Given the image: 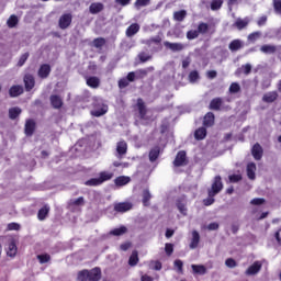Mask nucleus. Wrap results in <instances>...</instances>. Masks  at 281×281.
I'll use <instances>...</instances> for the list:
<instances>
[{"label":"nucleus","mask_w":281,"mask_h":281,"mask_svg":"<svg viewBox=\"0 0 281 281\" xmlns=\"http://www.w3.org/2000/svg\"><path fill=\"white\" fill-rule=\"evenodd\" d=\"M223 191V178L221 176H215L212 182V186L210 189H207V192H211V194H221Z\"/></svg>","instance_id":"obj_3"},{"label":"nucleus","mask_w":281,"mask_h":281,"mask_svg":"<svg viewBox=\"0 0 281 281\" xmlns=\"http://www.w3.org/2000/svg\"><path fill=\"white\" fill-rule=\"evenodd\" d=\"M37 260L40 265H46V262H49V260H52V256L49 254L37 255Z\"/></svg>","instance_id":"obj_47"},{"label":"nucleus","mask_w":281,"mask_h":281,"mask_svg":"<svg viewBox=\"0 0 281 281\" xmlns=\"http://www.w3.org/2000/svg\"><path fill=\"white\" fill-rule=\"evenodd\" d=\"M199 78H201V76L199 75L198 70H192L189 74V82L194 83L196 82V80H199Z\"/></svg>","instance_id":"obj_52"},{"label":"nucleus","mask_w":281,"mask_h":281,"mask_svg":"<svg viewBox=\"0 0 281 281\" xmlns=\"http://www.w3.org/2000/svg\"><path fill=\"white\" fill-rule=\"evenodd\" d=\"M85 186L89 188H98V186H102L99 178H91L85 182Z\"/></svg>","instance_id":"obj_46"},{"label":"nucleus","mask_w":281,"mask_h":281,"mask_svg":"<svg viewBox=\"0 0 281 281\" xmlns=\"http://www.w3.org/2000/svg\"><path fill=\"white\" fill-rule=\"evenodd\" d=\"M205 137H207V128L199 127L198 130H195L194 138L196 139V142H201L205 139Z\"/></svg>","instance_id":"obj_26"},{"label":"nucleus","mask_w":281,"mask_h":281,"mask_svg":"<svg viewBox=\"0 0 281 281\" xmlns=\"http://www.w3.org/2000/svg\"><path fill=\"white\" fill-rule=\"evenodd\" d=\"M138 58H139L140 63H148V60H150L151 56L143 52V53L138 54Z\"/></svg>","instance_id":"obj_62"},{"label":"nucleus","mask_w":281,"mask_h":281,"mask_svg":"<svg viewBox=\"0 0 281 281\" xmlns=\"http://www.w3.org/2000/svg\"><path fill=\"white\" fill-rule=\"evenodd\" d=\"M7 254L11 258H13V256H16V244L14 241L9 243Z\"/></svg>","instance_id":"obj_48"},{"label":"nucleus","mask_w":281,"mask_h":281,"mask_svg":"<svg viewBox=\"0 0 281 281\" xmlns=\"http://www.w3.org/2000/svg\"><path fill=\"white\" fill-rule=\"evenodd\" d=\"M176 205L180 214H182L183 216H188V207L186 206V203H183V201L177 200Z\"/></svg>","instance_id":"obj_42"},{"label":"nucleus","mask_w":281,"mask_h":281,"mask_svg":"<svg viewBox=\"0 0 281 281\" xmlns=\"http://www.w3.org/2000/svg\"><path fill=\"white\" fill-rule=\"evenodd\" d=\"M198 36H200V33H199L198 29L196 30H190V31L187 32L188 41H194V38H196Z\"/></svg>","instance_id":"obj_53"},{"label":"nucleus","mask_w":281,"mask_h":281,"mask_svg":"<svg viewBox=\"0 0 281 281\" xmlns=\"http://www.w3.org/2000/svg\"><path fill=\"white\" fill-rule=\"evenodd\" d=\"M198 33L202 36L205 35L207 32H210V24L205 23V22H200L198 24Z\"/></svg>","instance_id":"obj_39"},{"label":"nucleus","mask_w":281,"mask_h":281,"mask_svg":"<svg viewBox=\"0 0 281 281\" xmlns=\"http://www.w3.org/2000/svg\"><path fill=\"white\" fill-rule=\"evenodd\" d=\"M251 155L256 161H260L262 159L263 149L260 146V143H256L251 148Z\"/></svg>","instance_id":"obj_12"},{"label":"nucleus","mask_w":281,"mask_h":281,"mask_svg":"<svg viewBox=\"0 0 281 281\" xmlns=\"http://www.w3.org/2000/svg\"><path fill=\"white\" fill-rule=\"evenodd\" d=\"M164 45L167 49H170V52H173V53L183 52V49H186V46L183 45V43H172V42L165 41Z\"/></svg>","instance_id":"obj_10"},{"label":"nucleus","mask_w":281,"mask_h":281,"mask_svg":"<svg viewBox=\"0 0 281 281\" xmlns=\"http://www.w3.org/2000/svg\"><path fill=\"white\" fill-rule=\"evenodd\" d=\"M225 265L228 267V269H235V267H238V263L234 260V258L226 259Z\"/></svg>","instance_id":"obj_60"},{"label":"nucleus","mask_w":281,"mask_h":281,"mask_svg":"<svg viewBox=\"0 0 281 281\" xmlns=\"http://www.w3.org/2000/svg\"><path fill=\"white\" fill-rule=\"evenodd\" d=\"M191 269L195 276H205L207 273V268L203 265H191Z\"/></svg>","instance_id":"obj_27"},{"label":"nucleus","mask_w":281,"mask_h":281,"mask_svg":"<svg viewBox=\"0 0 281 281\" xmlns=\"http://www.w3.org/2000/svg\"><path fill=\"white\" fill-rule=\"evenodd\" d=\"M260 52L262 54H276L278 52V47L271 44H265L260 47Z\"/></svg>","instance_id":"obj_32"},{"label":"nucleus","mask_w":281,"mask_h":281,"mask_svg":"<svg viewBox=\"0 0 281 281\" xmlns=\"http://www.w3.org/2000/svg\"><path fill=\"white\" fill-rule=\"evenodd\" d=\"M161 41H162L161 35H156V36H154V37H150V38L147 41V45H153V43H154L155 45H161Z\"/></svg>","instance_id":"obj_55"},{"label":"nucleus","mask_w":281,"mask_h":281,"mask_svg":"<svg viewBox=\"0 0 281 281\" xmlns=\"http://www.w3.org/2000/svg\"><path fill=\"white\" fill-rule=\"evenodd\" d=\"M109 113V105L104 104V101L99 98H93L92 110L90 112L93 117H102Z\"/></svg>","instance_id":"obj_1"},{"label":"nucleus","mask_w":281,"mask_h":281,"mask_svg":"<svg viewBox=\"0 0 281 281\" xmlns=\"http://www.w3.org/2000/svg\"><path fill=\"white\" fill-rule=\"evenodd\" d=\"M199 243H201V235L196 231H193L191 243L189 245L190 249H196V247H199Z\"/></svg>","instance_id":"obj_22"},{"label":"nucleus","mask_w":281,"mask_h":281,"mask_svg":"<svg viewBox=\"0 0 281 281\" xmlns=\"http://www.w3.org/2000/svg\"><path fill=\"white\" fill-rule=\"evenodd\" d=\"M173 166L176 168H181V166H188V158H187L186 150L178 151L173 160Z\"/></svg>","instance_id":"obj_4"},{"label":"nucleus","mask_w":281,"mask_h":281,"mask_svg":"<svg viewBox=\"0 0 281 281\" xmlns=\"http://www.w3.org/2000/svg\"><path fill=\"white\" fill-rule=\"evenodd\" d=\"M228 180L231 183H238L239 181H243V176L241 175H231L228 176Z\"/></svg>","instance_id":"obj_59"},{"label":"nucleus","mask_w":281,"mask_h":281,"mask_svg":"<svg viewBox=\"0 0 281 281\" xmlns=\"http://www.w3.org/2000/svg\"><path fill=\"white\" fill-rule=\"evenodd\" d=\"M249 25V19L245 18L244 20L238 18L235 23L233 24V27H237L239 31L245 30Z\"/></svg>","instance_id":"obj_31"},{"label":"nucleus","mask_w":281,"mask_h":281,"mask_svg":"<svg viewBox=\"0 0 281 281\" xmlns=\"http://www.w3.org/2000/svg\"><path fill=\"white\" fill-rule=\"evenodd\" d=\"M273 9L277 14H281V0H273Z\"/></svg>","instance_id":"obj_64"},{"label":"nucleus","mask_w":281,"mask_h":281,"mask_svg":"<svg viewBox=\"0 0 281 281\" xmlns=\"http://www.w3.org/2000/svg\"><path fill=\"white\" fill-rule=\"evenodd\" d=\"M49 215V205L45 204L43 207H41L37 212V218L38 221H45L47 216Z\"/></svg>","instance_id":"obj_28"},{"label":"nucleus","mask_w":281,"mask_h":281,"mask_svg":"<svg viewBox=\"0 0 281 281\" xmlns=\"http://www.w3.org/2000/svg\"><path fill=\"white\" fill-rule=\"evenodd\" d=\"M146 5H150V0H136L134 3V7L136 8V10L146 8Z\"/></svg>","instance_id":"obj_50"},{"label":"nucleus","mask_w":281,"mask_h":281,"mask_svg":"<svg viewBox=\"0 0 281 281\" xmlns=\"http://www.w3.org/2000/svg\"><path fill=\"white\" fill-rule=\"evenodd\" d=\"M127 228L126 226H121L119 228H114L110 232L111 236H124V234H126Z\"/></svg>","instance_id":"obj_43"},{"label":"nucleus","mask_w":281,"mask_h":281,"mask_svg":"<svg viewBox=\"0 0 281 281\" xmlns=\"http://www.w3.org/2000/svg\"><path fill=\"white\" fill-rule=\"evenodd\" d=\"M76 101L81 102L82 104H89V102H91V93L89 91H86L82 94H79L76 98Z\"/></svg>","instance_id":"obj_33"},{"label":"nucleus","mask_w":281,"mask_h":281,"mask_svg":"<svg viewBox=\"0 0 281 281\" xmlns=\"http://www.w3.org/2000/svg\"><path fill=\"white\" fill-rule=\"evenodd\" d=\"M104 10V4L101 2H93L89 7L90 14H100Z\"/></svg>","instance_id":"obj_20"},{"label":"nucleus","mask_w":281,"mask_h":281,"mask_svg":"<svg viewBox=\"0 0 281 281\" xmlns=\"http://www.w3.org/2000/svg\"><path fill=\"white\" fill-rule=\"evenodd\" d=\"M260 269H262V263L260 261H255L247 270L246 276H256L260 273Z\"/></svg>","instance_id":"obj_14"},{"label":"nucleus","mask_w":281,"mask_h":281,"mask_svg":"<svg viewBox=\"0 0 281 281\" xmlns=\"http://www.w3.org/2000/svg\"><path fill=\"white\" fill-rule=\"evenodd\" d=\"M149 71H153V67L151 68H146V69H138V70H136V78L138 80L144 79V78H146V76H148Z\"/></svg>","instance_id":"obj_45"},{"label":"nucleus","mask_w":281,"mask_h":281,"mask_svg":"<svg viewBox=\"0 0 281 281\" xmlns=\"http://www.w3.org/2000/svg\"><path fill=\"white\" fill-rule=\"evenodd\" d=\"M128 151V145L126 142L121 140L116 144V157L117 159H123L124 155Z\"/></svg>","instance_id":"obj_11"},{"label":"nucleus","mask_w":281,"mask_h":281,"mask_svg":"<svg viewBox=\"0 0 281 281\" xmlns=\"http://www.w3.org/2000/svg\"><path fill=\"white\" fill-rule=\"evenodd\" d=\"M153 199V194H150V190L145 189L143 191V205L144 207H149L150 206V200Z\"/></svg>","instance_id":"obj_30"},{"label":"nucleus","mask_w":281,"mask_h":281,"mask_svg":"<svg viewBox=\"0 0 281 281\" xmlns=\"http://www.w3.org/2000/svg\"><path fill=\"white\" fill-rule=\"evenodd\" d=\"M161 154V147L155 146L149 150V161L155 164L157 159H159V155Z\"/></svg>","instance_id":"obj_17"},{"label":"nucleus","mask_w":281,"mask_h":281,"mask_svg":"<svg viewBox=\"0 0 281 281\" xmlns=\"http://www.w3.org/2000/svg\"><path fill=\"white\" fill-rule=\"evenodd\" d=\"M7 25L10 29H14L16 25H19V16H16L15 14L9 16V19L7 20Z\"/></svg>","instance_id":"obj_41"},{"label":"nucleus","mask_w":281,"mask_h":281,"mask_svg":"<svg viewBox=\"0 0 281 281\" xmlns=\"http://www.w3.org/2000/svg\"><path fill=\"white\" fill-rule=\"evenodd\" d=\"M261 36L262 32L256 31L248 35V41H250V43H256V41H258V38H260Z\"/></svg>","instance_id":"obj_51"},{"label":"nucleus","mask_w":281,"mask_h":281,"mask_svg":"<svg viewBox=\"0 0 281 281\" xmlns=\"http://www.w3.org/2000/svg\"><path fill=\"white\" fill-rule=\"evenodd\" d=\"M104 45H106V40H104V37H97L93 40V46L97 49H100V47H104Z\"/></svg>","instance_id":"obj_49"},{"label":"nucleus","mask_w":281,"mask_h":281,"mask_svg":"<svg viewBox=\"0 0 281 281\" xmlns=\"http://www.w3.org/2000/svg\"><path fill=\"white\" fill-rule=\"evenodd\" d=\"M128 183H131V177L128 176H120L114 179V184L119 188H122L123 186H128Z\"/></svg>","instance_id":"obj_25"},{"label":"nucleus","mask_w":281,"mask_h":281,"mask_svg":"<svg viewBox=\"0 0 281 281\" xmlns=\"http://www.w3.org/2000/svg\"><path fill=\"white\" fill-rule=\"evenodd\" d=\"M86 83L90 89H98V87H100V78L95 76L87 77Z\"/></svg>","instance_id":"obj_24"},{"label":"nucleus","mask_w":281,"mask_h":281,"mask_svg":"<svg viewBox=\"0 0 281 281\" xmlns=\"http://www.w3.org/2000/svg\"><path fill=\"white\" fill-rule=\"evenodd\" d=\"M71 21H74V15L71 13H64L58 21L59 29L67 30L71 25Z\"/></svg>","instance_id":"obj_5"},{"label":"nucleus","mask_w":281,"mask_h":281,"mask_svg":"<svg viewBox=\"0 0 281 281\" xmlns=\"http://www.w3.org/2000/svg\"><path fill=\"white\" fill-rule=\"evenodd\" d=\"M50 104L53 109H61L63 108V99L58 94L50 95Z\"/></svg>","instance_id":"obj_23"},{"label":"nucleus","mask_w":281,"mask_h":281,"mask_svg":"<svg viewBox=\"0 0 281 281\" xmlns=\"http://www.w3.org/2000/svg\"><path fill=\"white\" fill-rule=\"evenodd\" d=\"M36 131V121L34 119H29L25 121L24 133L26 137H32Z\"/></svg>","instance_id":"obj_7"},{"label":"nucleus","mask_w":281,"mask_h":281,"mask_svg":"<svg viewBox=\"0 0 281 281\" xmlns=\"http://www.w3.org/2000/svg\"><path fill=\"white\" fill-rule=\"evenodd\" d=\"M137 109L140 117L146 116V104L144 103L143 99H137Z\"/></svg>","instance_id":"obj_40"},{"label":"nucleus","mask_w":281,"mask_h":281,"mask_svg":"<svg viewBox=\"0 0 281 281\" xmlns=\"http://www.w3.org/2000/svg\"><path fill=\"white\" fill-rule=\"evenodd\" d=\"M186 16H188V11L186 10L176 11L173 13L175 21H178L179 23H181L182 21H186Z\"/></svg>","instance_id":"obj_36"},{"label":"nucleus","mask_w":281,"mask_h":281,"mask_svg":"<svg viewBox=\"0 0 281 281\" xmlns=\"http://www.w3.org/2000/svg\"><path fill=\"white\" fill-rule=\"evenodd\" d=\"M102 280V270L99 267L88 270V281Z\"/></svg>","instance_id":"obj_9"},{"label":"nucleus","mask_w":281,"mask_h":281,"mask_svg":"<svg viewBox=\"0 0 281 281\" xmlns=\"http://www.w3.org/2000/svg\"><path fill=\"white\" fill-rule=\"evenodd\" d=\"M215 120H216V116L214 115V113L213 112H207L204 115V119H203V126H205L206 128L212 127V125L214 124Z\"/></svg>","instance_id":"obj_15"},{"label":"nucleus","mask_w":281,"mask_h":281,"mask_svg":"<svg viewBox=\"0 0 281 281\" xmlns=\"http://www.w3.org/2000/svg\"><path fill=\"white\" fill-rule=\"evenodd\" d=\"M133 210V203L131 202H117L114 203V212L119 214H124L126 212H131Z\"/></svg>","instance_id":"obj_6"},{"label":"nucleus","mask_w":281,"mask_h":281,"mask_svg":"<svg viewBox=\"0 0 281 281\" xmlns=\"http://www.w3.org/2000/svg\"><path fill=\"white\" fill-rule=\"evenodd\" d=\"M246 172H247L248 179L254 181L256 179V162H248L246 167Z\"/></svg>","instance_id":"obj_21"},{"label":"nucleus","mask_w":281,"mask_h":281,"mask_svg":"<svg viewBox=\"0 0 281 281\" xmlns=\"http://www.w3.org/2000/svg\"><path fill=\"white\" fill-rule=\"evenodd\" d=\"M228 91L229 93H238L240 91V85L238 82L231 83Z\"/></svg>","instance_id":"obj_57"},{"label":"nucleus","mask_w":281,"mask_h":281,"mask_svg":"<svg viewBox=\"0 0 281 281\" xmlns=\"http://www.w3.org/2000/svg\"><path fill=\"white\" fill-rule=\"evenodd\" d=\"M70 205H77V206L85 205V196H79L77 199L70 200Z\"/></svg>","instance_id":"obj_58"},{"label":"nucleus","mask_w":281,"mask_h":281,"mask_svg":"<svg viewBox=\"0 0 281 281\" xmlns=\"http://www.w3.org/2000/svg\"><path fill=\"white\" fill-rule=\"evenodd\" d=\"M77 281H89V270L83 269L77 273Z\"/></svg>","instance_id":"obj_44"},{"label":"nucleus","mask_w":281,"mask_h":281,"mask_svg":"<svg viewBox=\"0 0 281 281\" xmlns=\"http://www.w3.org/2000/svg\"><path fill=\"white\" fill-rule=\"evenodd\" d=\"M111 179H113V172L101 171L99 173V182L101 183V186L106 181H111Z\"/></svg>","instance_id":"obj_35"},{"label":"nucleus","mask_w":281,"mask_h":281,"mask_svg":"<svg viewBox=\"0 0 281 281\" xmlns=\"http://www.w3.org/2000/svg\"><path fill=\"white\" fill-rule=\"evenodd\" d=\"M49 74H52V66H49V64H43L40 66L37 71L38 78L45 80L46 78H49Z\"/></svg>","instance_id":"obj_8"},{"label":"nucleus","mask_w":281,"mask_h":281,"mask_svg":"<svg viewBox=\"0 0 281 281\" xmlns=\"http://www.w3.org/2000/svg\"><path fill=\"white\" fill-rule=\"evenodd\" d=\"M23 86H12L10 89H9V95L10 98H19V95H23Z\"/></svg>","instance_id":"obj_18"},{"label":"nucleus","mask_w":281,"mask_h":281,"mask_svg":"<svg viewBox=\"0 0 281 281\" xmlns=\"http://www.w3.org/2000/svg\"><path fill=\"white\" fill-rule=\"evenodd\" d=\"M139 32V24L133 23L126 29V36L131 38V36H135Z\"/></svg>","instance_id":"obj_34"},{"label":"nucleus","mask_w":281,"mask_h":281,"mask_svg":"<svg viewBox=\"0 0 281 281\" xmlns=\"http://www.w3.org/2000/svg\"><path fill=\"white\" fill-rule=\"evenodd\" d=\"M21 113H23V110L19 106H13L9 109V120H16Z\"/></svg>","instance_id":"obj_29"},{"label":"nucleus","mask_w":281,"mask_h":281,"mask_svg":"<svg viewBox=\"0 0 281 281\" xmlns=\"http://www.w3.org/2000/svg\"><path fill=\"white\" fill-rule=\"evenodd\" d=\"M278 100V92L277 91H271L267 92L262 97V102H266L267 104H271Z\"/></svg>","instance_id":"obj_19"},{"label":"nucleus","mask_w":281,"mask_h":281,"mask_svg":"<svg viewBox=\"0 0 281 281\" xmlns=\"http://www.w3.org/2000/svg\"><path fill=\"white\" fill-rule=\"evenodd\" d=\"M243 47H245V42L241 40H233L228 45L231 52H238L239 49H243Z\"/></svg>","instance_id":"obj_16"},{"label":"nucleus","mask_w":281,"mask_h":281,"mask_svg":"<svg viewBox=\"0 0 281 281\" xmlns=\"http://www.w3.org/2000/svg\"><path fill=\"white\" fill-rule=\"evenodd\" d=\"M214 196H216L215 193H211L210 191H207V198L203 200V205H205L206 207H210V205H214V202L216 201Z\"/></svg>","instance_id":"obj_38"},{"label":"nucleus","mask_w":281,"mask_h":281,"mask_svg":"<svg viewBox=\"0 0 281 281\" xmlns=\"http://www.w3.org/2000/svg\"><path fill=\"white\" fill-rule=\"evenodd\" d=\"M137 262H139V254L137 250H134L128 259L130 267H137Z\"/></svg>","instance_id":"obj_37"},{"label":"nucleus","mask_w":281,"mask_h":281,"mask_svg":"<svg viewBox=\"0 0 281 281\" xmlns=\"http://www.w3.org/2000/svg\"><path fill=\"white\" fill-rule=\"evenodd\" d=\"M241 71L245 76H249L251 74V64H245L241 66Z\"/></svg>","instance_id":"obj_63"},{"label":"nucleus","mask_w":281,"mask_h":281,"mask_svg":"<svg viewBox=\"0 0 281 281\" xmlns=\"http://www.w3.org/2000/svg\"><path fill=\"white\" fill-rule=\"evenodd\" d=\"M223 8V0H213L211 1V10L216 11Z\"/></svg>","instance_id":"obj_54"},{"label":"nucleus","mask_w":281,"mask_h":281,"mask_svg":"<svg viewBox=\"0 0 281 281\" xmlns=\"http://www.w3.org/2000/svg\"><path fill=\"white\" fill-rule=\"evenodd\" d=\"M27 58H30V53L22 54L18 61V67H23V65H25V63H27Z\"/></svg>","instance_id":"obj_56"},{"label":"nucleus","mask_w":281,"mask_h":281,"mask_svg":"<svg viewBox=\"0 0 281 281\" xmlns=\"http://www.w3.org/2000/svg\"><path fill=\"white\" fill-rule=\"evenodd\" d=\"M173 267L178 269V273H183V261L180 259L175 260Z\"/></svg>","instance_id":"obj_61"},{"label":"nucleus","mask_w":281,"mask_h":281,"mask_svg":"<svg viewBox=\"0 0 281 281\" xmlns=\"http://www.w3.org/2000/svg\"><path fill=\"white\" fill-rule=\"evenodd\" d=\"M210 111H229V105H225L223 98H213L209 104Z\"/></svg>","instance_id":"obj_2"},{"label":"nucleus","mask_w":281,"mask_h":281,"mask_svg":"<svg viewBox=\"0 0 281 281\" xmlns=\"http://www.w3.org/2000/svg\"><path fill=\"white\" fill-rule=\"evenodd\" d=\"M35 86H36V80L34 79V76L26 74L24 76L25 91H32V89H34Z\"/></svg>","instance_id":"obj_13"}]
</instances>
